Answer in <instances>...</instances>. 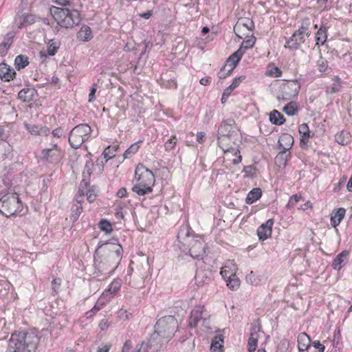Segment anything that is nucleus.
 <instances>
[{
  "label": "nucleus",
  "mask_w": 352,
  "mask_h": 352,
  "mask_svg": "<svg viewBox=\"0 0 352 352\" xmlns=\"http://www.w3.org/2000/svg\"><path fill=\"white\" fill-rule=\"evenodd\" d=\"M122 252V247L118 239L100 241L94 254V278L102 280L110 276L118 267Z\"/></svg>",
  "instance_id": "f257e3e1"
},
{
  "label": "nucleus",
  "mask_w": 352,
  "mask_h": 352,
  "mask_svg": "<svg viewBox=\"0 0 352 352\" xmlns=\"http://www.w3.org/2000/svg\"><path fill=\"white\" fill-rule=\"evenodd\" d=\"M189 228L182 226L177 235V241L174 244L175 248H178L185 254H189L193 258L203 259L206 255V244L201 238H190Z\"/></svg>",
  "instance_id": "f03ea898"
},
{
  "label": "nucleus",
  "mask_w": 352,
  "mask_h": 352,
  "mask_svg": "<svg viewBox=\"0 0 352 352\" xmlns=\"http://www.w3.org/2000/svg\"><path fill=\"white\" fill-rule=\"evenodd\" d=\"M40 338L34 329L12 333L7 352H36Z\"/></svg>",
  "instance_id": "7ed1b4c3"
},
{
  "label": "nucleus",
  "mask_w": 352,
  "mask_h": 352,
  "mask_svg": "<svg viewBox=\"0 0 352 352\" xmlns=\"http://www.w3.org/2000/svg\"><path fill=\"white\" fill-rule=\"evenodd\" d=\"M136 184L132 190L138 195L144 196L153 191V186L155 184V176L152 170L147 168L142 164H139L135 172Z\"/></svg>",
  "instance_id": "20e7f679"
},
{
  "label": "nucleus",
  "mask_w": 352,
  "mask_h": 352,
  "mask_svg": "<svg viewBox=\"0 0 352 352\" xmlns=\"http://www.w3.org/2000/svg\"><path fill=\"white\" fill-rule=\"evenodd\" d=\"M50 11L57 24L61 28H72L81 21L80 14L75 9L69 10L52 6Z\"/></svg>",
  "instance_id": "39448f33"
},
{
  "label": "nucleus",
  "mask_w": 352,
  "mask_h": 352,
  "mask_svg": "<svg viewBox=\"0 0 352 352\" xmlns=\"http://www.w3.org/2000/svg\"><path fill=\"white\" fill-rule=\"evenodd\" d=\"M236 128L235 121L233 119H227L223 120L219 126L217 131V142L219 147L224 153L229 151L228 146L230 143L227 141L232 142L234 144L237 133L234 130Z\"/></svg>",
  "instance_id": "423d86ee"
},
{
  "label": "nucleus",
  "mask_w": 352,
  "mask_h": 352,
  "mask_svg": "<svg viewBox=\"0 0 352 352\" xmlns=\"http://www.w3.org/2000/svg\"><path fill=\"white\" fill-rule=\"evenodd\" d=\"M23 210V204L17 193H9L0 199V212L6 217L19 214Z\"/></svg>",
  "instance_id": "0eeeda50"
},
{
  "label": "nucleus",
  "mask_w": 352,
  "mask_h": 352,
  "mask_svg": "<svg viewBox=\"0 0 352 352\" xmlns=\"http://www.w3.org/2000/svg\"><path fill=\"white\" fill-rule=\"evenodd\" d=\"M91 133V126L87 124H80L74 127L69 133L68 141L74 149L78 148L87 141Z\"/></svg>",
  "instance_id": "6e6552de"
},
{
  "label": "nucleus",
  "mask_w": 352,
  "mask_h": 352,
  "mask_svg": "<svg viewBox=\"0 0 352 352\" xmlns=\"http://www.w3.org/2000/svg\"><path fill=\"white\" fill-rule=\"evenodd\" d=\"M177 327V321L173 316L162 317L159 319L155 325V331L164 338L170 340L174 336L175 328Z\"/></svg>",
  "instance_id": "1a4fd4ad"
},
{
  "label": "nucleus",
  "mask_w": 352,
  "mask_h": 352,
  "mask_svg": "<svg viewBox=\"0 0 352 352\" xmlns=\"http://www.w3.org/2000/svg\"><path fill=\"white\" fill-rule=\"evenodd\" d=\"M310 23L308 19L304 20L300 28L296 30L286 43V47L291 50H297L305 41V37H309L311 30Z\"/></svg>",
  "instance_id": "9d476101"
},
{
  "label": "nucleus",
  "mask_w": 352,
  "mask_h": 352,
  "mask_svg": "<svg viewBox=\"0 0 352 352\" xmlns=\"http://www.w3.org/2000/svg\"><path fill=\"white\" fill-rule=\"evenodd\" d=\"M50 146L41 150V160L43 162L57 164L63 157V150L58 146V141H51Z\"/></svg>",
  "instance_id": "9b49d317"
},
{
  "label": "nucleus",
  "mask_w": 352,
  "mask_h": 352,
  "mask_svg": "<svg viewBox=\"0 0 352 352\" xmlns=\"http://www.w3.org/2000/svg\"><path fill=\"white\" fill-rule=\"evenodd\" d=\"M210 316L202 305L195 306L190 312L188 318V326L190 328L196 327L199 323L206 329L210 327Z\"/></svg>",
  "instance_id": "f8f14e48"
},
{
  "label": "nucleus",
  "mask_w": 352,
  "mask_h": 352,
  "mask_svg": "<svg viewBox=\"0 0 352 352\" xmlns=\"http://www.w3.org/2000/svg\"><path fill=\"white\" fill-rule=\"evenodd\" d=\"M300 88L297 80L283 81L278 87L276 98L278 100H289L296 96Z\"/></svg>",
  "instance_id": "ddd939ff"
},
{
  "label": "nucleus",
  "mask_w": 352,
  "mask_h": 352,
  "mask_svg": "<svg viewBox=\"0 0 352 352\" xmlns=\"http://www.w3.org/2000/svg\"><path fill=\"white\" fill-rule=\"evenodd\" d=\"M293 138L287 134L283 135L278 140L279 146L282 148L276 157V163L279 166H285L287 160L290 156V153H287L293 145Z\"/></svg>",
  "instance_id": "4468645a"
},
{
  "label": "nucleus",
  "mask_w": 352,
  "mask_h": 352,
  "mask_svg": "<svg viewBox=\"0 0 352 352\" xmlns=\"http://www.w3.org/2000/svg\"><path fill=\"white\" fill-rule=\"evenodd\" d=\"M169 340L162 338L160 334L154 331L147 343H146V351L149 352H157L163 346L165 342H168Z\"/></svg>",
  "instance_id": "2eb2a0df"
},
{
  "label": "nucleus",
  "mask_w": 352,
  "mask_h": 352,
  "mask_svg": "<svg viewBox=\"0 0 352 352\" xmlns=\"http://www.w3.org/2000/svg\"><path fill=\"white\" fill-rule=\"evenodd\" d=\"M273 224L274 219H269L265 223L258 228L257 235L260 241H265L271 236Z\"/></svg>",
  "instance_id": "dca6fc26"
},
{
  "label": "nucleus",
  "mask_w": 352,
  "mask_h": 352,
  "mask_svg": "<svg viewBox=\"0 0 352 352\" xmlns=\"http://www.w3.org/2000/svg\"><path fill=\"white\" fill-rule=\"evenodd\" d=\"M16 75V72L13 68L5 63H0V78L5 82H9L12 80Z\"/></svg>",
  "instance_id": "f3484780"
},
{
  "label": "nucleus",
  "mask_w": 352,
  "mask_h": 352,
  "mask_svg": "<svg viewBox=\"0 0 352 352\" xmlns=\"http://www.w3.org/2000/svg\"><path fill=\"white\" fill-rule=\"evenodd\" d=\"M37 96V91L34 88H24L18 94L19 99L25 102H30L35 100Z\"/></svg>",
  "instance_id": "a211bd4d"
},
{
  "label": "nucleus",
  "mask_w": 352,
  "mask_h": 352,
  "mask_svg": "<svg viewBox=\"0 0 352 352\" xmlns=\"http://www.w3.org/2000/svg\"><path fill=\"white\" fill-rule=\"evenodd\" d=\"M243 56L242 49H238L228 57L226 60V63L227 66L230 67V71H233L234 69Z\"/></svg>",
  "instance_id": "6ab92c4d"
},
{
  "label": "nucleus",
  "mask_w": 352,
  "mask_h": 352,
  "mask_svg": "<svg viewBox=\"0 0 352 352\" xmlns=\"http://www.w3.org/2000/svg\"><path fill=\"white\" fill-rule=\"evenodd\" d=\"M210 276V272H206L203 270L197 271L195 276L196 284L198 286H203L204 285L209 284L211 280Z\"/></svg>",
  "instance_id": "aec40b11"
},
{
  "label": "nucleus",
  "mask_w": 352,
  "mask_h": 352,
  "mask_svg": "<svg viewBox=\"0 0 352 352\" xmlns=\"http://www.w3.org/2000/svg\"><path fill=\"white\" fill-rule=\"evenodd\" d=\"M345 215V210L342 208H338L336 212H333L331 216V225L336 228L342 221Z\"/></svg>",
  "instance_id": "412c9836"
},
{
  "label": "nucleus",
  "mask_w": 352,
  "mask_h": 352,
  "mask_svg": "<svg viewBox=\"0 0 352 352\" xmlns=\"http://www.w3.org/2000/svg\"><path fill=\"white\" fill-rule=\"evenodd\" d=\"M77 38L84 42L90 41L93 38L91 28L87 25H82L77 33Z\"/></svg>",
  "instance_id": "4be33fe9"
},
{
  "label": "nucleus",
  "mask_w": 352,
  "mask_h": 352,
  "mask_svg": "<svg viewBox=\"0 0 352 352\" xmlns=\"http://www.w3.org/2000/svg\"><path fill=\"white\" fill-rule=\"evenodd\" d=\"M121 284L122 281L120 279H114L109 285L108 289L104 291L103 294L106 296H108L109 294L111 295V297H113L120 289Z\"/></svg>",
  "instance_id": "5701e85b"
},
{
  "label": "nucleus",
  "mask_w": 352,
  "mask_h": 352,
  "mask_svg": "<svg viewBox=\"0 0 352 352\" xmlns=\"http://www.w3.org/2000/svg\"><path fill=\"white\" fill-rule=\"evenodd\" d=\"M315 38L316 41V45L318 46L320 45H323L327 38V28L324 25H321L316 33Z\"/></svg>",
  "instance_id": "b1692460"
},
{
  "label": "nucleus",
  "mask_w": 352,
  "mask_h": 352,
  "mask_svg": "<svg viewBox=\"0 0 352 352\" xmlns=\"http://www.w3.org/2000/svg\"><path fill=\"white\" fill-rule=\"evenodd\" d=\"M262 195V191L258 188H255L251 190L245 199V203L248 204H252L261 198Z\"/></svg>",
  "instance_id": "393cba45"
},
{
  "label": "nucleus",
  "mask_w": 352,
  "mask_h": 352,
  "mask_svg": "<svg viewBox=\"0 0 352 352\" xmlns=\"http://www.w3.org/2000/svg\"><path fill=\"white\" fill-rule=\"evenodd\" d=\"M89 186V182L85 179H83L80 184L79 189L78 193L75 196V200L76 204H81V203L84 201V197L85 193V189Z\"/></svg>",
  "instance_id": "a878e982"
},
{
  "label": "nucleus",
  "mask_w": 352,
  "mask_h": 352,
  "mask_svg": "<svg viewBox=\"0 0 352 352\" xmlns=\"http://www.w3.org/2000/svg\"><path fill=\"white\" fill-rule=\"evenodd\" d=\"M311 345V339L306 333H300L298 336V348L308 349Z\"/></svg>",
  "instance_id": "bb28decb"
},
{
  "label": "nucleus",
  "mask_w": 352,
  "mask_h": 352,
  "mask_svg": "<svg viewBox=\"0 0 352 352\" xmlns=\"http://www.w3.org/2000/svg\"><path fill=\"white\" fill-rule=\"evenodd\" d=\"M299 133L301 135L300 144H307L310 138V131L307 124L303 123L298 127Z\"/></svg>",
  "instance_id": "cd10ccee"
},
{
  "label": "nucleus",
  "mask_w": 352,
  "mask_h": 352,
  "mask_svg": "<svg viewBox=\"0 0 352 352\" xmlns=\"http://www.w3.org/2000/svg\"><path fill=\"white\" fill-rule=\"evenodd\" d=\"M349 252L346 250L342 251L340 253L333 261L332 267L336 270H340L342 268V263L344 261V258H346L349 256Z\"/></svg>",
  "instance_id": "c85d7f7f"
},
{
  "label": "nucleus",
  "mask_w": 352,
  "mask_h": 352,
  "mask_svg": "<svg viewBox=\"0 0 352 352\" xmlns=\"http://www.w3.org/2000/svg\"><path fill=\"white\" fill-rule=\"evenodd\" d=\"M270 121L276 125H281L285 122L283 114L277 110H273L270 114Z\"/></svg>",
  "instance_id": "c756f323"
},
{
  "label": "nucleus",
  "mask_w": 352,
  "mask_h": 352,
  "mask_svg": "<svg viewBox=\"0 0 352 352\" xmlns=\"http://www.w3.org/2000/svg\"><path fill=\"white\" fill-rule=\"evenodd\" d=\"M318 70L322 75H327L330 68L329 67L328 61L321 56L316 62Z\"/></svg>",
  "instance_id": "7c9ffc66"
},
{
  "label": "nucleus",
  "mask_w": 352,
  "mask_h": 352,
  "mask_svg": "<svg viewBox=\"0 0 352 352\" xmlns=\"http://www.w3.org/2000/svg\"><path fill=\"white\" fill-rule=\"evenodd\" d=\"M28 64V57L25 55L20 54L15 58L14 66L18 71L25 68Z\"/></svg>",
  "instance_id": "2f4dec72"
},
{
  "label": "nucleus",
  "mask_w": 352,
  "mask_h": 352,
  "mask_svg": "<svg viewBox=\"0 0 352 352\" xmlns=\"http://www.w3.org/2000/svg\"><path fill=\"white\" fill-rule=\"evenodd\" d=\"M336 141L341 145H346L350 142L349 133L346 131H342L335 135Z\"/></svg>",
  "instance_id": "473e14b6"
},
{
  "label": "nucleus",
  "mask_w": 352,
  "mask_h": 352,
  "mask_svg": "<svg viewBox=\"0 0 352 352\" xmlns=\"http://www.w3.org/2000/svg\"><path fill=\"white\" fill-rule=\"evenodd\" d=\"M333 82L327 87V91L329 94H335L340 91L342 80L338 76L333 78Z\"/></svg>",
  "instance_id": "72a5a7b5"
},
{
  "label": "nucleus",
  "mask_w": 352,
  "mask_h": 352,
  "mask_svg": "<svg viewBox=\"0 0 352 352\" xmlns=\"http://www.w3.org/2000/svg\"><path fill=\"white\" fill-rule=\"evenodd\" d=\"M245 76H241L239 77L234 78L232 84L228 86L225 90V96H230L232 91L236 89L239 84L245 80Z\"/></svg>",
  "instance_id": "f704fd0d"
},
{
  "label": "nucleus",
  "mask_w": 352,
  "mask_h": 352,
  "mask_svg": "<svg viewBox=\"0 0 352 352\" xmlns=\"http://www.w3.org/2000/svg\"><path fill=\"white\" fill-rule=\"evenodd\" d=\"M239 285L240 280L236 274H230L227 280V286L232 290H236Z\"/></svg>",
  "instance_id": "c9c22d12"
},
{
  "label": "nucleus",
  "mask_w": 352,
  "mask_h": 352,
  "mask_svg": "<svg viewBox=\"0 0 352 352\" xmlns=\"http://www.w3.org/2000/svg\"><path fill=\"white\" fill-rule=\"evenodd\" d=\"M140 143H142V141L140 140V141L131 144L130 146V147L128 148L124 153V155H123L124 157V158H130L134 154H135L138 151V150L140 147Z\"/></svg>",
  "instance_id": "e433bc0d"
},
{
  "label": "nucleus",
  "mask_w": 352,
  "mask_h": 352,
  "mask_svg": "<svg viewBox=\"0 0 352 352\" xmlns=\"http://www.w3.org/2000/svg\"><path fill=\"white\" fill-rule=\"evenodd\" d=\"M256 42V38L252 35L248 39L243 41L239 49H242L243 54L245 53L246 50L253 47Z\"/></svg>",
  "instance_id": "4c0bfd02"
},
{
  "label": "nucleus",
  "mask_w": 352,
  "mask_h": 352,
  "mask_svg": "<svg viewBox=\"0 0 352 352\" xmlns=\"http://www.w3.org/2000/svg\"><path fill=\"white\" fill-rule=\"evenodd\" d=\"M82 212V206L79 204H74L72 207L71 219L73 222L76 221Z\"/></svg>",
  "instance_id": "58836bf2"
},
{
  "label": "nucleus",
  "mask_w": 352,
  "mask_h": 352,
  "mask_svg": "<svg viewBox=\"0 0 352 352\" xmlns=\"http://www.w3.org/2000/svg\"><path fill=\"white\" fill-rule=\"evenodd\" d=\"M51 133L52 135L51 141L56 140L58 142V140L66 138V131L63 127H58L54 129Z\"/></svg>",
  "instance_id": "ea45409f"
},
{
  "label": "nucleus",
  "mask_w": 352,
  "mask_h": 352,
  "mask_svg": "<svg viewBox=\"0 0 352 352\" xmlns=\"http://www.w3.org/2000/svg\"><path fill=\"white\" fill-rule=\"evenodd\" d=\"M283 112H285L287 116H294L298 113V107L297 104L295 102H289L287 105H285L283 109Z\"/></svg>",
  "instance_id": "a19ab883"
},
{
  "label": "nucleus",
  "mask_w": 352,
  "mask_h": 352,
  "mask_svg": "<svg viewBox=\"0 0 352 352\" xmlns=\"http://www.w3.org/2000/svg\"><path fill=\"white\" fill-rule=\"evenodd\" d=\"M97 189L95 186H90L89 184V186L87 189H85V195L87 196V199L89 202L91 203L93 202L97 196L96 194Z\"/></svg>",
  "instance_id": "79ce46f5"
},
{
  "label": "nucleus",
  "mask_w": 352,
  "mask_h": 352,
  "mask_svg": "<svg viewBox=\"0 0 352 352\" xmlns=\"http://www.w3.org/2000/svg\"><path fill=\"white\" fill-rule=\"evenodd\" d=\"M98 226L102 231L105 232L107 234H109L112 231V226L111 223L104 219L100 220Z\"/></svg>",
  "instance_id": "37998d69"
},
{
  "label": "nucleus",
  "mask_w": 352,
  "mask_h": 352,
  "mask_svg": "<svg viewBox=\"0 0 352 352\" xmlns=\"http://www.w3.org/2000/svg\"><path fill=\"white\" fill-rule=\"evenodd\" d=\"M24 126L30 134L33 135H39L41 126L25 122Z\"/></svg>",
  "instance_id": "c03bdc74"
},
{
  "label": "nucleus",
  "mask_w": 352,
  "mask_h": 352,
  "mask_svg": "<svg viewBox=\"0 0 352 352\" xmlns=\"http://www.w3.org/2000/svg\"><path fill=\"white\" fill-rule=\"evenodd\" d=\"M176 144H177V139L175 136H173L171 138H170L169 139H168L165 144H164V146H165V150L166 151H170L171 150H173L175 146H176Z\"/></svg>",
  "instance_id": "a18cd8bd"
},
{
  "label": "nucleus",
  "mask_w": 352,
  "mask_h": 352,
  "mask_svg": "<svg viewBox=\"0 0 352 352\" xmlns=\"http://www.w3.org/2000/svg\"><path fill=\"white\" fill-rule=\"evenodd\" d=\"M301 198H302V197L300 195H298V194L293 195L290 197V199L287 204V208L289 209L292 208L300 201V199Z\"/></svg>",
  "instance_id": "49530a36"
},
{
  "label": "nucleus",
  "mask_w": 352,
  "mask_h": 352,
  "mask_svg": "<svg viewBox=\"0 0 352 352\" xmlns=\"http://www.w3.org/2000/svg\"><path fill=\"white\" fill-rule=\"evenodd\" d=\"M61 285V279L60 278H54L52 282V295H56L58 294V289Z\"/></svg>",
  "instance_id": "de8ad7c7"
},
{
  "label": "nucleus",
  "mask_w": 352,
  "mask_h": 352,
  "mask_svg": "<svg viewBox=\"0 0 352 352\" xmlns=\"http://www.w3.org/2000/svg\"><path fill=\"white\" fill-rule=\"evenodd\" d=\"M140 349H138V350H132V344H131V342L128 340V341H126L124 346H123V348H122V352H140Z\"/></svg>",
  "instance_id": "09e8293b"
},
{
  "label": "nucleus",
  "mask_w": 352,
  "mask_h": 352,
  "mask_svg": "<svg viewBox=\"0 0 352 352\" xmlns=\"http://www.w3.org/2000/svg\"><path fill=\"white\" fill-rule=\"evenodd\" d=\"M102 154L104 157L106 159V162L116 155L113 152H111V148L110 147L106 148Z\"/></svg>",
  "instance_id": "8fccbe9b"
},
{
  "label": "nucleus",
  "mask_w": 352,
  "mask_h": 352,
  "mask_svg": "<svg viewBox=\"0 0 352 352\" xmlns=\"http://www.w3.org/2000/svg\"><path fill=\"white\" fill-rule=\"evenodd\" d=\"M102 308V305H98L96 303L94 307L89 311L87 312V318H89L92 316L93 315L96 314L99 310H100Z\"/></svg>",
  "instance_id": "3c124183"
},
{
  "label": "nucleus",
  "mask_w": 352,
  "mask_h": 352,
  "mask_svg": "<svg viewBox=\"0 0 352 352\" xmlns=\"http://www.w3.org/2000/svg\"><path fill=\"white\" fill-rule=\"evenodd\" d=\"M34 22V17L33 15L28 14L23 16V22L22 24L29 23L32 24Z\"/></svg>",
  "instance_id": "603ef678"
},
{
  "label": "nucleus",
  "mask_w": 352,
  "mask_h": 352,
  "mask_svg": "<svg viewBox=\"0 0 352 352\" xmlns=\"http://www.w3.org/2000/svg\"><path fill=\"white\" fill-rule=\"evenodd\" d=\"M261 327L254 326L251 328L250 336V338H255L256 339L258 338V331H260Z\"/></svg>",
  "instance_id": "864d4df0"
},
{
  "label": "nucleus",
  "mask_w": 352,
  "mask_h": 352,
  "mask_svg": "<svg viewBox=\"0 0 352 352\" xmlns=\"http://www.w3.org/2000/svg\"><path fill=\"white\" fill-rule=\"evenodd\" d=\"M57 50H58V47L57 46H55L53 44H50L47 47V52L49 56H52L55 55V54L57 52Z\"/></svg>",
  "instance_id": "5fc2aeb1"
},
{
  "label": "nucleus",
  "mask_w": 352,
  "mask_h": 352,
  "mask_svg": "<svg viewBox=\"0 0 352 352\" xmlns=\"http://www.w3.org/2000/svg\"><path fill=\"white\" fill-rule=\"evenodd\" d=\"M239 25H242L243 26L245 27L248 30H253L254 28V22L252 21V20H247V21L245 23H238Z\"/></svg>",
  "instance_id": "6e6d98bb"
},
{
  "label": "nucleus",
  "mask_w": 352,
  "mask_h": 352,
  "mask_svg": "<svg viewBox=\"0 0 352 352\" xmlns=\"http://www.w3.org/2000/svg\"><path fill=\"white\" fill-rule=\"evenodd\" d=\"M12 41V37L5 38V40L1 43L0 48L4 47L6 50L9 49L11 45Z\"/></svg>",
  "instance_id": "4d7b16f0"
},
{
  "label": "nucleus",
  "mask_w": 352,
  "mask_h": 352,
  "mask_svg": "<svg viewBox=\"0 0 352 352\" xmlns=\"http://www.w3.org/2000/svg\"><path fill=\"white\" fill-rule=\"evenodd\" d=\"M50 133V129L47 126H41L39 135L48 136Z\"/></svg>",
  "instance_id": "13d9d810"
},
{
  "label": "nucleus",
  "mask_w": 352,
  "mask_h": 352,
  "mask_svg": "<svg viewBox=\"0 0 352 352\" xmlns=\"http://www.w3.org/2000/svg\"><path fill=\"white\" fill-rule=\"evenodd\" d=\"M96 92V85H94L90 89L89 94V102H93L95 99V94Z\"/></svg>",
  "instance_id": "bf43d9fd"
},
{
  "label": "nucleus",
  "mask_w": 352,
  "mask_h": 352,
  "mask_svg": "<svg viewBox=\"0 0 352 352\" xmlns=\"http://www.w3.org/2000/svg\"><path fill=\"white\" fill-rule=\"evenodd\" d=\"M52 1L54 3L61 6H67L71 5V2L69 0H52Z\"/></svg>",
  "instance_id": "052dcab7"
},
{
  "label": "nucleus",
  "mask_w": 352,
  "mask_h": 352,
  "mask_svg": "<svg viewBox=\"0 0 352 352\" xmlns=\"http://www.w3.org/2000/svg\"><path fill=\"white\" fill-rule=\"evenodd\" d=\"M271 74L273 75L274 77H280L282 75V71L278 67H274L271 70Z\"/></svg>",
  "instance_id": "680f3d73"
},
{
  "label": "nucleus",
  "mask_w": 352,
  "mask_h": 352,
  "mask_svg": "<svg viewBox=\"0 0 352 352\" xmlns=\"http://www.w3.org/2000/svg\"><path fill=\"white\" fill-rule=\"evenodd\" d=\"M126 195H127V191L125 188H121L117 192V196L120 198L125 197H126Z\"/></svg>",
  "instance_id": "e2e57ef3"
},
{
  "label": "nucleus",
  "mask_w": 352,
  "mask_h": 352,
  "mask_svg": "<svg viewBox=\"0 0 352 352\" xmlns=\"http://www.w3.org/2000/svg\"><path fill=\"white\" fill-rule=\"evenodd\" d=\"M226 67H223L219 72L218 73V76L220 79H224L228 77L229 75L226 74Z\"/></svg>",
  "instance_id": "0e129e2a"
},
{
  "label": "nucleus",
  "mask_w": 352,
  "mask_h": 352,
  "mask_svg": "<svg viewBox=\"0 0 352 352\" xmlns=\"http://www.w3.org/2000/svg\"><path fill=\"white\" fill-rule=\"evenodd\" d=\"M199 82L202 85H208L211 83V78L210 77H205L200 79Z\"/></svg>",
  "instance_id": "69168bd1"
},
{
  "label": "nucleus",
  "mask_w": 352,
  "mask_h": 352,
  "mask_svg": "<svg viewBox=\"0 0 352 352\" xmlns=\"http://www.w3.org/2000/svg\"><path fill=\"white\" fill-rule=\"evenodd\" d=\"M206 133L204 132H199L197 134V141L199 143H203L204 142Z\"/></svg>",
  "instance_id": "338daca9"
},
{
  "label": "nucleus",
  "mask_w": 352,
  "mask_h": 352,
  "mask_svg": "<svg viewBox=\"0 0 352 352\" xmlns=\"http://www.w3.org/2000/svg\"><path fill=\"white\" fill-rule=\"evenodd\" d=\"M153 15V11L152 10H148L147 12L141 14L140 16L142 18L148 19L151 16Z\"/></svg>",
  "instance_id": "774afa93"
}]
</instances>
